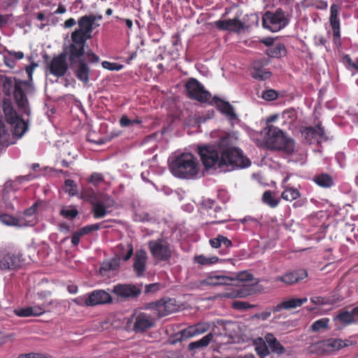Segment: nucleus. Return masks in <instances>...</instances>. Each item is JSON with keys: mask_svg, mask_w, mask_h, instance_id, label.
Masks as SVG:
<instances>
[{"mask_svg": "<svg viewBox=\"0 0 358 358\" xmlns=\"http://www.w3.org/2000/svg\"><path fill=\"white\" fill-rule=\"evenodd\" d=\"M237 139L235 134H229L222 137L218 144L199 147L198 152L205 168L229 171L236 168L248 167L250 161L235 146Z\"/></svg>", "mask_w": 358, "mask_h": 358, "instance_id": "1", "label": "nucleus"}, {"mask_svg": "<svg viewBox=\"0 0 358 358\" xmlns=\"http://www.w3.org/2000/svg\"><path fill=\"white\" fill-rule=\"evenodd\" d=\"M252 280V275L245 271L241 272L232 276H227L217 273H210L199 282L200 286H218V285H231L238 289L222 294L225 298H243L250 295L253 292L252 285L250 283Z\"/></svg>", "mask_w": 358, "mask_h": 358, "instance_id": "2", "label": "nucleus"}, {"mask_svg": "<svg viewBox=\"0 0 358 358\" xmlns=\"http://www.w3.org/2000/svg\"><path fill=\"white\" fill-rule=\"evenodd\" d=\"M170 171L174 176L184 179H195L203 176L197 158L190 152L176 155L171 162Z\"/></svg>", "mask_w": 358, "mask_h": 358, "instance_id": "3", "label": "nucleus"}, {"mask_svg": "<svg viewBox=\"0 0 358 358\" xmlns=\"http://www.w3.org/2000/svg\"><path fill=\"white\" fill-rule=\"evenodd\" d=\"M0 87L7 95H10L13 89H14V98L17 105L24 113H27L29 112L27 96L34 91V87L31 83L0 75Z\"/></svg>", "mask_w": 358, "mask_h": 358, "instance_id": "4", "label": "nucleus"}, {"mask_svg": "<svg viewBox=\"0 0 358 358\" xmlns=\"http://www.w3.org/2000/svg\"><path fill=\"white\" fill-rule=\"evenodd\" d=\"M101 19V16L94 15H85L79 19L78 28L71 34L72 44L69 48H72L73 54L84 49L87 40L92 37L93 29L99 26L96 22Z\"/></svg>", "mask_w": 358, "mask_h": 358, "instance_id": "5", "label": "nucleus"}, {"mask_svg": "<svg viewBox=\"0 0 358 358\" xmlns=\"http://www.w3.org/2000/svg\"><path fill=\"white\" fill-rule=\"evenodd\" d=\"M268 143L274 149L283 150L287 153H292L294 150V142L288 138L278 128L268 125L265 128Z\"/></svg>", "mask_w": 358, "mask_h": 358, "instance_id": "6", "label": "nucleus"}, {"mask_svg": "<svg viewBox=\"0 0 358 358\" xmlns=\"http://www.w3.org/2000/svg\"><path fill=\"white\" fill-rule=\"evenodd\" d=\"M3 110L5 120L10 125L13 136L18 138L23 136L27 130V123L24 120L19 117L10 102L3 101Z\"/></svg>", "mask_w": 358, "mask_h": 358, "instance_id": "7", "label": "nucleus"}, {"mask_svg": "<svg viewBox=\"0 0 358 358\" xmlns=\"http://www.w3.org/2000/svg\"><path fill=\"white\" fill-rule=\"evenodd\" d=\"M289 22V19L282 9H278L275 12L267 11L263 15V27L272 31L277 32L285 27Z\"/></svg>", "mask_w": 358, "mask_h": 358, "instance_id": "8", "label": "nucleus"}, {"mask_svg": "<svg viewBox=\"0 0 358 358\" xmlns=\"http://www.w3.org/2000/svg\"><path fill=\"white\" fill-rule=\"evenodd\" d=\"M49 292H38L35 295L34 305L24 308L15 310V313L20 317L38 316L45 312L49 303L43 299L50 295Z\"/></svg>", "mask_w": 358, "mask_h": 358, "instance_id": "9", "label": "nucleus"}, {"mask_svg": "<svg viewBox=\"0 0 358 358\" xmlns=\"http://www.w3.org/2000/svg\"><path fill=\"white\" fill-rule=\"evenodd\" d=\"M69 61L76 76L79 80L87 83L90 70L86 62L83 59H80L84 54V49L80 52H76V54H73L72 48H69Z\"/></svg>", "mask_w": 358, "mask_h": 358, "instance_id": "10", "label": "nucleus"}, {"mask_svg": "<svg viewBox=\"0 0 358 358\" xmlns=\"http://www.w3.org/2000/svg\"><path fill=\"white\" fill-rule=\"evenodd\" d=\"M148 248L153 258L157 261H168L171 257L172 250L168 241L164 239L149 241Z\"/></svg>", "mask_w": 358, "mask_h": 358, "instance_id": "11", "label": "nucleus"}, {"mask_svg": "<svg viewBox=\"0 0 358 358\" xmlns=\"http://www.w3.org/2000/svg\"><path fill=\"white\" fill-rule=\"evenodd\" d=\"M186 90L189 97L201 102H207L210 99V94L206 91L203 86L194 78L187 82Z\"/></svg>", "mask_w": 358, "mask_h": 358, "instance_id": "12", "label": "nucleus"}, {"mask_svg": "<svg viewBox=\"0 0 358 358\" xmlns=\"http://www.w3.org/2000/svg\"><path fill=\"white\" fill-rule=\"evenodd\" d=\"M69 68L66 62V54L61 53L54 57L48 63L47 73L51 74L57 78L62 77L65 75Z\"/></svg>", "mask_w": 358, "mask_h": 358, "instance_id": "13", "label": "nucleus"}, {"mask_svg": "<svg viewBox=\"0 0 358 358\" xmlns=\"http://www.w3.org/2000/svg\"><path fill=\"white\" fill-rule=\"evenodd\" d=\"M92 211L95 218H102L105 217L110 210V208L115 204L114 200L108 195H101L95 198L92 201Z\"/></svg>", "mask_w": 358, "mask_h": 358, "instance_id": "14", "label": "nucleus"}, {"mask_svg": "<svg viewBox=\"0 0 358 358\" xmlns=\"http://www.w3.org/2000/svg\"><path fill=\"white\" fill-rule=\"evenodd\" d=\"M112 292L121 301H127L138 296L141 289L132 284H117L113 287Z\"/></svg>", "mask_w": 358, "mask_h": 358, "instance_id": "15", "label": "nucleus"}, {"mask_svg": "<svg viewBox=\"0 0 358 358\" xmlns=\"http://www.w3.org/2000/svg\"><path fill=\"white\" fill-rule=\"evenodd\" d=\"M131 320H134L133 329L137 333L150 329L155 323L153 317L145 313L134 314Z\"/></svg>", "mask_w": 358, "mask_h": 358, "instance_id": "16", "label": "nucleus"}, {"mask_svg": "<svg viewBox=\"0 0 358 358\" xmlns=\"http://www.w3.org/2000/svg\"><path fill=\"white\" fill-rule=\"evenodd\" d=\"M113 301L109 293L103 289H97L90 293L85 299L87 306H96L99 304L110 303Z\"/></svg>", "mask_w": 358, "mask_h": 358, "instance_id": "17", "label": "nucleus"}, {"mask_svg": "<svg viewBox=\"0 0 358 358\" xmlns=\"http://www.w3.org/2000/svg\"><path fill=\"white\" fill-rule=\"evenodd\" d=\"M220 30L239 32L244 27L243 23L238 18L219 20L214 22Z\"/></svg>", "mask_w": 358, "mask_h": 358, "instance_id": "18", "label": "nucleus"}, {"mask_svg": "<svg viewBox=\"0 0 358 358\" xmlns=\"http://www.w3.org/2000/svg\"><path fill=\"white\" fill-rule=\"evenodd\" d=\"M147 253L144 250H137L134 258V270L138 277L143 275L146 268Z\"/></svg>", "mask_w": 358, "mask_h": 358, "instance_id": "19", "label": "nucleus"}, {"mask_svg": "<svg viewBox=\"0 0 358 358\" xmlns=\"http://www.w3.org/2000/svg\"><path fill=\"white\" fill-rule=\"evenodd\" d=\"M308 276L306 270H298L290 273H287L282 276L275 278V281H281L287 285H292L299 282Z\"/></svg>", "mask_w": 358, "mask_h": 358, "instance_id": "20", "label": "nucleus"}, {"mask_svg": "<svg viewBox=\"0 0 358 358\" xmlns=\"http://www.w3.org/2000/svg\"><path fill=\"white\" fill-rule=\"evenodd\" d=\"M215 103L218 110L224 115L232 123L238 121V116L235 113L233 106L227 101L215 98Z\"/></svg>", "mask_w": 358, "mask_h": 358, "instance_id": "21", "label": "nucleus"}, {"mask_svg": "<svg viewBox=\"0 0 358 358\" xmlns=\"http://www.w3.org/2000/svg\"><path fill=\"white\" fill-rule=\"evenodd\" d=\"M159 317H164L175 310L174 302L171 299L159 301L152 307Z\"/></svg>", "mask_w": 358, "mask_h": 358, "instance_id": "22", "label": "nucleus"}, {"mask_svg": "<svg viewBox=\"0 0 358 358\" xmlns=\"http://www.w3.org/2000/svg\"><path fill=\"white\" fill-rule=\"evenodd\" d=\"M330 24L334 32V40L336 43L339 41L340 35V23L338 18V7L336 4H333L330 8Z\"/></svg>", "mask_w": 358, "mask_h": 358, "instance_id": "23", "label": "nucleus"}, {"mask_svg": "<svg viewBox=\"0 0 358 358\" xmlns=\"http://www.w3.org/2000/svg\"><path fill=\"white\" fill-rule=\"evenodd\" d=\"M305 138L309 142V143H312V141L310 137L315 138L317 139L318 142H320L324 137V131L320 125H317L316 127H308L304 130Z\"/></svg>", "mask_w": 358, "mask_h": 358, "instance_id": "24", "label": "nucleus"}, {"mask_svg": "<svg viewBox=\"0 0 358 358\" xmlns=\"http://www.w3.org/2000/svg\"><path fill=\"white\" fill-rule=\"evenodd\" d=\"M308 301L306 297L303 298H292L287 301H282L275 308V311H279L281 309H292L300 307L303 303Z\"/></svg>", "mask_w": 358, "mask_h": 358, "instance_id": "25", "label": "nucleus"}, {"mask_svg": "<svg viewBox=\"0 0 358 358\" xmlns=\"http://www.w3.org/2000/svg\"><path fill=\"white\" fill-rule=\"evenodd\" d=\"M348 345V341H343L340 338H330L324 341L322 343V346L324 347V350L328 352L338 350Z\"/></svg>", "mask_w": 358, "mask_h": 358, "instance_id": "26", "label": "nucleus"}, {"mask_svg": "<svg viewBox=\"0 0 358 358\" xmlns=\"http://www.w3.org/2000/svg\"><path fill=\"white\" fill-rule=\"evenodd\" d=\"M264 65L262 62L256 61L253 63V71L252 76L258 80H265L270 78L271 72L262 69Z\"/></svg>", "mask_w": 358, "mask_h": 358, "instance_id": "27", "label": "nucleus"}, {"mask_svg": "<svg viewBox=\"0 0 358 358\" xmlns=\"http://www.w3.org/2000/svg\"><path fill=\"white\" fill-rule=\"evenodd\" d=\"M19 265L18 257L11 254H7L0 260V268L1 269H13Z\"/></svg>", "mask_w": 358, "mask_h": 358, "instance_id": "28", "label": "nucleus"}, {"mask_svg": "<svg viewBox=\"0 0 358 358\" xmlns=\"http://www.w3.org/2000/svg\"><path fill=\"white\" fill-rule=\"evenodd\" d=\"M0 222L7 226H17L24 227L27 225H32L31 221H29L28 224H26L22 219L18 220L15 217L8 215L7 214L0 215Z\"/></svg>", "mask_w": 358, "mask_h": 358, "instance_id": "29", "label": "nucleus"}, {"mask_svg": "<svg viewBox=\"0 0 358 358\" xmlns=\"http://www.w3.org/2000/svg\"><path fill=\"white\" fill-rule=\"evenodd\" d=\"M265 341L269 345L273 352L278 355L285 353V350L284 347L278 342V341L271 334H267L265 336Z\"/></svg>", "mask_w": 358, "mask_h": 358, "instance_id": "30", "label": "nucleus"}, {"mask_svg": "<svg viewBox=\"0 0 358 358\" xmlns=\"http://www.w3.org/2000/svg\"><path fill=\"white\" fill-rule=\"evenodd\" d=\"M14 143L10 133L6 125L0 121V145L8 146Z\"/></svg>", "mask_w": 358, "mask_h": 358, "instance_id": "31", "label": "nucleus"}, {"mask_svg": "<svg viewBox=\"0 0 358 358\" xmlns=\"http://www.w3.org/2000/svg\"><path fill=\"white\" fill-rule=\"evenodd\" d=\"M213 338V334L212 333H209L200 340L190 343L188 345V349L189 350H194L196 349L207 347L212 341Z\"/></svg>", "mask_w": 358, "mask_h": 358, "instance_id": "32", "label": "nucleus"}, {"mask_svg": "<svg viewBox=\"0 0 358 358\" xmlns=\"http://www.w3.org/2000/svg\"><path fill=\"white\" fill-rule=\"evenodd\" d=\"M313 180L319 186L325 188L330 187L334 184L333 178L329 175L326 173L316 176Z\"/></svg>", "mask_w": 358, "mask_h": 358, "instance_id": "33", "label": "nucleus"}, {"mask_svg": "<svg viewBox=\"0 0 358 358\" xmlns=\"http://www.w3.org/2000/svg\"><path fill=\"white\" fill-rule=\"evenodd\" d=\"M265 339L259 338L254 341L255 349L257 353L262 357L268 355L269 351L266 346Z\"/></svg>", "mask_w": 358, "mask_h": 358, "instance_id": "34", "label": "nucleus"}, {"mask_svg": "<svg viewBox=\"0 0 358 358\" xmlns=\"http://www.w3.org/2000/svg\"><path fill=\"white\" fill-rule=\"evenodd\" d=\"M281 196L283 199L292 201L300 196L299 190L292 187H285L284 191L282 192Z\"/></svg>", "mask_w": 358, "mask_h": 358, "instance_id": "35", "label": "nucleus"}, {"mask_svg": "<svg viewBox=\"0 0 358 358\" xmlns=\"http://www.w3.org/2000/svg\"><path fill=\"white\" fill-rule=\"evenodd\" d=\"M341 300V299L335 298L334 296H313L310 299L311 302L316 305L334 304Z\"/></svg>", "mask_w": 358, "mask_h": 358, "instance_id": "36", "label": "nucleus"}, {"mask_svg": "<svg viewBox=\"0 0 358 358\" xmlns=\"http://www.w3.org/2000/svg\"><path fill=\"white\" fill-rule=\"evenodd\" d=\"M210 244L214 248H217L222 245L229 248L231 245V242L227 237L218 235L216 238L210 240Z\"/></svg>", "mask_w": 358, "mask_h": 358, "instance_id": "37", "label": "nucleus"}, {"mask_svg": "<svg viewBox=\"0 0 358 358\" xmlns=\"http://www.w3.org/2000/svg\"><path fill=\"white\" fill-rule=\"evenodd\" d=\"M335 320H338L343 324H349L356 321L355 315L352 311H343L336 316Z\"/></svg>", "mask_w": 358, "mask_h": 358, "instance_id": "38", "label": "nucleus"}, {"mask_svg": "<svg viewBox=\"0 0 358 358\" xmlns=\"http://www.w3.org/2000/svg\"><path fill=\"white\" fill-rule=\"evenodd\" d=\"M194 262L200 265H210L218 262V258L215 256L206 257L205 255H198L194 257Z\"/></svg>", "mask_w": 358, "mask_h": 358, "instance_id": "39", "label": "nucleus"}, {"mask_svg": "<svg viewBox=\"0 0 358 358\" xmlns=\"http://www.w3.org/2000/svg\"><path fill=\"white\" fill-rule=\"evenodd\" d=\"M78 214V211L73 206L63 207L60 210V215L64 217L72 220Z\"/></svg>", "mask_w": 358, "mask_h": 358, "instance_id": "40", "label": "nucleus"}, {"mask_svg": "<svg viewBox=\"0 0 358 358\" xmlns=\"http://www.w3.org/2000/svg\"><path fill=\"white\" fill-rule=\"evenodd\" d=\"M262 199L265 203H266L271 208L276 207L279 203V200L274 198V196L272 195L271 192L270 191H266L264 193Z\"/></svg>", "mask_w": 358, "mask_h": 358, "instance_id": "41", "label": "nucleus"}, {"mask_svg": "<svg viewBox=\"0 0 358 358\" xmlns=\"http://www.w3.org/2000/svg\"><path fill=\"white\" fill-rule=\"evenodd\" d=\"M117 266L118 262L117 259H113L110 261L104 262L100 268V272L103 275L105 271L115 270Z\"/></svg>", "mask_w": 358, "mask_h": 358, "instance_id": "42", "label": "nucleus"}, {"mask_svg": "<svg viewBox=\"0 0 358 358\" xmlns=\"http://www.w3.org/2000/svg\"><path fill=\"white\" fill-rule=\"evenodd\" d=\"M141 121L138 119L131 120L127 116H122L120 120V124L123 127L133 128L136 125H140Z\"/></svg>", "mask_w": 358, "mask_h": 358, "instance_id": "43", "label": "nucleus"}, {"mask_svg": "<svg viewBox=\"0 0 358 358\" xmlns=\"http://www.w3.org/2000/svg\"><path fill=\"white\" fill-rule=\"evenodd\" d=\"M329 320L328 318H322L313 323L311 328L314 331H319L321 329H326L328 326Z\"/></svg>", "mask_w": 358, "mask_h": 358, "instance_id": "44", "label": "nucleus"}, {"mask_svg": "<svg viewBox=\"0 0 358 358\" xmlns=\"http://www.w3.org/2000/svg\"><path fill=\"white\" fill-rule=\"evenodd\" d=\"M180 339L187 340L196 336L193 326H189L180 331Z\"/></svg>", "mask_w": 358, "mask_h": 358, "instance_id": "45", "label": "nucleus"}, {"mask_svg": "<svg viewBox=\"0 0 358 358\" xmlns=\"http://www.w3.org/2000/svg\"><path fill=\"white\" fill-rule=\"evenodd\" d=\"M192 326L194 327L196 336L202 334L210 329V324L208 322H200Z\"/></svg>", "mask_w": 358, "mask_h": 358, "instance_id": "46", "label": "nucleus"}, {"mask_svg": "<svg viewBox=\"0 0 358 358\" xmlns=\"http://www.w3.org/2000/svg\"><path fill=\"white\" fill-rule=\"evenodd\" d=\"M285 52H286V50H285V46L281 44H278V45L274 46L273 48H272V49H271L270 54H271V57H280L285 55Z\"/></svg>", "mask_w": 358, "mask_h": 358, "instance_id": "47", "label": "nucleus"}, {"mask_svg": "<svg viewBox=\"0 0 358 358\" xmlns=\"http://www.w3.org/2000/svg\"><path fill=\"white\" fill-rule=\"evenodd\" d=\"M232 306L235 309L247 310V309L255 307V305L250 304L249 303H248L246 301H234L233 303Z\"/></svg>", "mask_w": 358, "mask_h": 358, "instance_id": "48", "label": "nucleus"}, {"mask_svg": "<svg viewBox=\"0 0 358 358\" xmlns=\"http://www.w3.org/2000/svg\"><path fill=\"white\" fill-rule=\"evenodd\" d=\"M278 96L277 92L273 90H266L262 92V97L266 101H273Z\"/></svg>", "mask_w": 358, "mask_h": 358, "instance_id": "49", "label": "nucleus"}, {"mask_svg": "<svg viewBox=\"0 0 358 358\" xmlns=\"http://www.w3.org/2000/svg\"><path fill=\"white\" fill-rule=\"evenodd\" d=\"M284 122H291L295 118V112L293 110H287L282 113L281 115Z\"/></svg>", "mask_w": 358, "mask_h": 358, "instance_id": "50", "label": "nucleus"}, {"mask_svg": "<svg viewBox=\"0 0 358 358\" xmlns=\"http://www.w3.org/2000/svg\"><path fill=\"white\" fill-rule=\"evenodd\" d=\"M345 62L348 65V68H352L358 70V59L352 60L349 55L343 57Z\"/></svg>", "mask_w": 358, "mask_h": 358, "instance_id": "51", "label": "nucleus"}, {"mask_svg": "<svg viewBox=\"0 0 358 358\" xmlns=\"http://www.w3.org/2000/svg\"><path fill=\"white\" fill-rule=\"evenodd\" d=\"M65 185L67 187L66 191L69 192V194L75 195L77 193V189L75 188V185L73 180H66L65 181Z\"/></svg>", "mask_w": 358, "mask_h": 358, "instance_id": "52", "label": "nucleus"}, {"mask_svg": "<svg viewBox=\"0 0 358 358\" xmlns=\"http://www.w3.org/2000/svg\"><path fill=\"white\" fill-rule=\"evenodd\" d=\"M103 180L101 174L98 173H94L90 178V182L94 185H98Z\"/></svg>", "mask_w": 358, "mask_h": 358, "instance_id": "53", "label": "nucleus"}, {"mask_svg": "<svg viewBox=\"0 0 358 358\" xmlns=\"http://www.w3.org/2000/svg\"><path fill=\"white\" fill-rule=\"evenodd\" d=\"M102 66L104 69H109V70H120L122 69V66L119 65L116 63H111L109 62H102Z\"/></svg>", "mask_w": 358, "mask_h": 358, "instance_id": "54", "label": "nucleus"}, {"mask_svg": "<svg viewBox=\"0 0 358 358\" xmlns=\"http://www.w3.org/2000/svg\"><path fill=\"white\" fill-rule=\"evenodd\" d=\"M3 62L4 64L10 68H13L15 66V60L13 59L12 56L9 55L8 53L6 55H4Z\"/></svg>", "mask_w": 358, "mask_h": 358, "instance_id": "55", "label": "nucleus"}, {"mask_svg": "<svg viewBox=\"0 0 358 358\" xmlns=\"http://www.w3.org/2000/svg\"><path fill=\"white\" fill-rule=\"evenodd\" d=\"M99 229H100V225L99 224H94L86 226V227H83V229H81L80 230L82 231V233H83V234H86L92 231L98 230Z\"/></svg>", "mask_w": 358, "mask_h": 358, "instance_id": "56", "label": "nucleus"}, {"mask_svg": "<svg viewBox=\"0 0 358 358\" xmlns=\"http://www.w3.org/2000/svg\"><path fill=\"white\" fill-rule=\"evenodd\" d=\"M17 358H44L43 355L40 353H27V354H21L18 356Z\"/></svg>", "mask_w": 358, "mask_h": 358, "instance_id": "57", "label": "nucleus"}, {"mask_svg": "<svg viewBox=\"0 0 358 358\" xmlns=\"http://www.w3.org/2000/svg\"><path fill=\"white\" fill-rule=\"evenodd\" d=\"M17 0H0L1 8L6 9L17 3Z\"/></svg>", "mask_w": 358, "mask_h": 358, "instance_id": "58", "label": "nucleus"}, {"mask_svg": "<svg viewBox=\"0 0 358 358\" xmlns=\"http://www.w3.org/2000/svg\"><path fill=\"white\" fill-rule=\"evenodd\" d=\"M84 235L83 233H82V231L80 230L78 232L75 233L71 238V243L74 245H77L80 242V238L81 236Z\"/></svg>", "mask_w": 358, "mask_h": 358, "instance_id": "59", "label": "nucleus"}, {"mask_svg": "<svg viewBox=\"0 0 358 358\" xmlns=\"http://www.w3.org/2000/svg\"><path fill=\"white\" fill-rule=\"evenodd\" d=\"M8 54L12 56L15 60L22 59L24 57V53L21 51H8Z\"/></svg>", "mask_w": 358, "mask_h": 358, "instance_id": "60", "label": "nucleus"}, {"mask_svg": "<svg viewBox=\"0 0 358 358\" xmlns=\"http://www.w3.org/2000/svg\"><path fill=\"white\" fill-rule=\"evenodd\" d=\"M10 19L9 15H1L0 14V27L5 25Z\"/></svg>", "mask_w": 358, "mask_h": 358, "instance_id": "61", "label": "nucleus"}, {"mask_svg": "<svg viewBox=\"0 0 358 358\" xmlns=\"http://www.w3.org/2000/svg\"><path fill=\"white\" fill-rule=\"evenodd\" d=\"M132 255H133V247L131 245H128L127 253L125 256L122 257V259L124 261H127L128 259H129L131 258Z\"/></svg>", "mask_w": 358, "mask_h": 358, "instance_id": "62", "label": "nucleus"}, {"mask_svg": "<svg viewBox=\"0 0 358 358\" xmlns=\"http://www.w3.org/2000/svg\"><path fill=\"white\" fill-rule=\"evenodd\" d=\"M76 24V22L73 18H69L64 22V27L70 28L73 27Z\"/></svg>", "mask_w": 358, "mask_h": 358, "instance_id": "63", "label": "nucleus"}, {"mask_svg": "<svg viewBox=\"0 0 358 358\" xmlns=\"http://www.w3.org/2000/svg\"><path fill=\"white\" fill-rule=\"evenodd\" d=\"M59 230L63 233H68L70 231L69 227L66 223H60L59 224Z\"/></svg>", "mask_w": 358, "mask_h": 358, "instance_id": "64", "label": "nucleus"}]
</instances>
